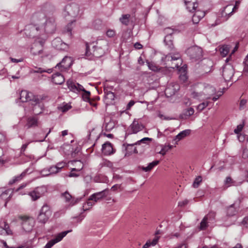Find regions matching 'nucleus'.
Segmentation results:
<instances>
[{"mask_svg": "<svg viewBox=\"0 0 248 248\" xmlns=\"http://www.w3.org/2000/svg\"><path fill=\"white\" fill-rule=\"evenodd\" d=\"M115 126V122L112 120H109L108 122L107 120H105V124H104V128L107 131H110L112 130Z\"/></svg>", "mask_w": 248, "mask_h": 248, "instance_id": "nucleus-29", "label": "nucleus"}, {"mask_svg": "<svg viewBox=\"0 0 248 248\" xmlns=\"http://www.w3.org/2000/svg\"><path fill=\"white\" fill-rule=\"evenodd\" d=\"M96 129L95 128H93L91 132H90L89 134L88 135V139L91 140L94 138H98V136L96 132Z\"/></svg>", "mask_w": 248, "mask_h": 248, "instance_id": "nucleus-46", "label": "nucleus"}, {"mask_svg": "<svg viewBox=\"0 0 248 248\" xmlns=\"http://www.w3.org/2000/svg\"><path fill=\"white\" fill-rule=\"evenodd\" d=\"M162 60L165 62L167 61L180 60L181 64L182 62L180 54L178 53L174 54L173 55L171 54L166 55L164 57H162Z\"/></svg>", "mask_w": 248, "mask_h": 248, "instance_id": "nucleus-24", "label": "nucleus"}, {"mask_svg": "<svg viewBox=\"0 0 248 248\" xmlns=\"http://www.w3.org/2000/svg\"><path fill=\"white\" fill-rule=\"evenodd\" d=\"M186 53L191 60L196 61L200 60L202 57V50L198 46H193L188 48Z\"/></svg>", "mask_w": 248, "mask_h": 248, "instance_id": "nucleus-6", "label": "nucleus"}, {"mask_svg": "<svg viewBox=\"0 0 248 248\" xmlns=\"http://www.w3.org/2000/svg\"><path fill=\"white\" fill-rule=\"evenodd\" d=\"M52 45L53 47L60 50L66 51L69 48L68 45L63 42L60 38L54 39L52 42Z\"/></svg>", "mask_w": 248, "mask_h": 248, "instance_id": "nucleus-13", "label": "nucleus"}, {"mask_svg": "<svg viewBox=\"0 0 248 248\" xmlns=\"http://www.w3.org/2000/svg\"><path fill=\"white\" fill-rule=\"evenodd\" d=\"M99 166L100 168L104 167H106L109 168H112L113 165V163L107 159H104L103 160L102 162L100 163Z\"/></svg>", "mask_w": 248, "mask_h": 248, "instance_id": "nucleus-38", "label": "nucleus"}, {"mask_svg": "<svg viewBox=\"0 0 248 248\" xmlns=\"http://www.w3.org/2000/svg\"><path fill=\"white\" fill-rule=\"evenodd\" d=\"M95 202L92 200H89L88 199V201L83 205V209L84 211L90 209L93 205L95 204Z\"/></svg>", "mask_w": 248, "mask_h": 248, "instance_id": "nucleus-43", "label": "nucleus"}, {"mask_svg": "<svg viewBox=\"0 0 248 248\" xmlns=\"http://www.w3.org/2000/svg\"><path fill=\"white\" fill-rule=\"evenodd\" d=\"M216 216V214L214 212H210L209 213L208 215L205 216V217H207V219L210 221H212L215 219Z\"/></svg>", "mask_w": 248, "mask_h": 248, "instance_id": "nucleus-52", "label": "nucleus"}, {"mask_svg": "<svg viewBox=\"0 0 248 248\" xmlns=\"http://www.w3.org/2000/svg\"><path fill=\"white\" fill-rule=\"evenodd\" d=\"M20 99L22 102H30L33 106L32 110L35 114L38 115L40 111L36 110L37 107L41 108V104L39 103V99L37 96H35L32 93L26 90H23L20 94Z\"/></svg>", "mask_w": 248, "mask_h": 248, "instance_id": "nucleus-2", "label": "nucleus"}, {"mask_svg": "<svg viewBox=\"0 0 248 248\" xmlns=\"http://www.w3.org/2000/svg\"><path fill=\"white\" fill-rule=\"evenodd\" d=\"M108 41L105 39L97 40L95 42L86 44L87 55L92 54L95 57H100L108 48Z\"/></svg>", "mask_w": 248, "mask_h": 248, "instance_id": "nucleus-1", "label": "nucleus"}, {"mask_svg": "<svg viewBox=\"0 0 248 248\" xmlns=\"http://www.w3.org/2000/svg\"><path fill=\"white\" fill-rule=\"evenodd\" d=\"M230 49L229 45H224L222 46L220 48V51L221 54L223 57L226 56L229 53Z\"/></svg>", "mask_w": 248, "mask_h": 248, "instance_id": "nucleus-39", "label": "nucleus"}, {"mask_svg": "<svg viewBox=\"0 0 248 248\" xmlns=\"http://www.w3.org/2000/svg\"><path fill=\"white\" fill-rule=\"evenodd\" d=\"M83 92V93L82 94V98L86 102H89L90 101V92L89 91H86L84 89L83 91H82Z\"/></svg>", "mask_w": 248, "mask_h": 248, "instance_id": "nucleus-47", "label": "nucleus"}, {"mask_svg": "<svg viewBox=\"0 0 248 248\" xmlns=\"http://www.w3.org/2000/svg\"><path fill=\"white\" fill-rule=\"evenodd\" d=\"M179 89V86L177 84H170L166 88L165 93L167 96H171L174 94Z\"/></svg>", "mask_w": 248, "mask_h": 248, "instance_id": "nucleus-16", "label": "nucleus"}, {"mask_svg": "<svg viewBox=\"0 0 248 248\" xmlns=\"http://www.w3.org/2000/svg\"><path fill=\"white\" fill-rule=\"evenodd\" d=\"M105 97L110 100H113L115 95L113 93L110 91H105Z\"/></svg>", "mask_w": 248, "mask_h": 248, "instance_id": "nucleus-49", "label": "nucleus"}, {"mask_svg": "<svg viewBox=\"0 0 248 248\" xmlns=\"http://www.w3.org/2000/svg\"><path fill=\"white\" fill-rule=\"evenodd\" d=\"M173 146L171 145H168L166 146H164L161 150V151L159 152V154L164 155L166 153L169 151L171 149L173 148Z\"/></svg>", "mask_w": 248, "mask_h": 248, "instance_id": "nucleus-45", "label": "nucleus"}, {"mask_svg": "<svg viewBox=\"0 0 248 248\" xmlns=\"http://www.w3.org/2000/svg\"><path fill=\"white\" fill-rule=\"evenodd\" d=\"M55 244V243L52 240H50L46 244L44 248H51Z\"/></svg>", "mask_w": 248, "mask_h": 248, "instance_id": "nucleus-59", "label": "nucleus"}, {"mask_svg": "<svg viewBox=\"0 0 248 248\" xmlns=\"http://www.w3.org/2000/svg\"><path fill=\"white\" fill-rule=\"evenodd\" d=\"M243 125L240 124L237 125V127L234 130V132L235 134H238L243 129Z\"/></svg>", "mask_w": 248, "mask_h": 248, "instance_id": "nucleus-57", "label": "nucleus"}, {"mask_svg": "<svg viewBox=\"0 0 248 248\" xmlns=\"http://www.w3.org/2000/svg\"><path fill=\"white\" fill-rule=\"evenodd\" d=\"M40 213L43 214L44 215H47L49 216L51 215V212L49 209V207L46 205L44 204L40 212Z\"/></svg>", "mask_w": 248, "mask_h": 248, "instance_id": "nucleus-40", "label": "nucleus"}, {"mask_svg": "<svg viewBox=\"0 0 248 248\" xmlns=\"http://www.w3.org/2000/svg\"><path fill=\"white\" fill-rule=\"evenodd\" d=\"M232 5L229 4L224 7L218 14L215 25L227 21L233 13Z\"/></svg>", "mask_w": 248, "mask_h": 248, "instance_id": "nucleus-4", "label": "nucleus"}, {"mask_svg": "<svg viewBox=\"0 0 248 248\" xmlns=\"http://www.w3.org/2000/svg\"><path fill=\"white\" fill-rule=\"evenodd\" d=\"M194 12L195 13L192 16V20L194 24H197L205 16V13L204 11L199 10H196Z\"/></svg>", "mask_w": 248, "mask_h": 248, "instance_id": "nucleus-20", "label": "nucleus"}, {"mask_svg": "<svg viewBox=\"0 0 248 248\" xmlns=\"http://www.w3.org/2000/svg\"><path fill=\"white\" fill-rule=\"evenodd\" d=\"M106 34L108 37H112L115 35V31L113 30L109 29L107 31Z\"/></svg>", "mask_w": 248, "mask_h": 248, "instance_id": "nucleus-58", "label": "nucleus"}, {"mask_svg": "<svg viewBox=\"0 0 248 248\" xmlns=\"http://www.w3.org/2000/svg\"><path fill=\"white\" fill-rule=\"evenodd\" d=\"M47 191V188L45 186L35 187L28 193L32 201H35L45 195Z\"/></svg>", "mask_w": 248, "mask_h": 248, "instance_id": "nucleus-7", "label": "nucleus"}, {"mask_svg": "<svg viewBox=\"0 0 248 248\" xmlns=\"http://www.w3.org/2000/svg\"><path fill=\"white\" fill-rule=\"evenodd\" d=\"M50 131H51V130H49V131L46 135V136L43 137V139H42L41 140H33V141H35V142H42V141H44L45 139L47 137L48 135L50 133ZM33 142V141H30L28 142V143H26L22 145V147L21 148V151H20V153H21V155H23L24 154V152L26 150V149L27 148V147H28V145L29 144V143H31V142Z\"/></svg>", "mask_w": 248, "mask_h": 248, "instance_id": "nucleus-30", "label": "nucleus"}, {"mask_svg": "<svg viewBox=\"0 0 248 248\" xmlns=\"http://www.w3.org/2000/svg\"><path fill=\"white\" fill-rule=\"evenodd\" d=\"M72 232V230L64 231L54 235V238L51 239L55 244L61 241L62 239L69 233Z\"/></svg>", "mask_w": 248, "mask_h": 248, "instance_id": "nucleus-25", "label": "nucleus"}, {"mask_svg": "<svg viewBox=\"0 0 248 248\" xmlns=\"http://www.w3.org/2000/svg\"><path fill=\"white\" fill-rule=\"evenodd\" d=\"M130 16L129 14L123 15L119 18V20L122 24L128 26L129 24Z\"/></svg>", "mask_w": 248, "mask_h": 248, "instance_id": "nucleus-34", "label": "nucleus"}, {"mask_svg": "<svg viewBox=\"0 0 248 248\" xmlns=\"http://www.w3.org/2000/svg\"><path fill=\"white\" fill-rule=\"evenodd\" d=\"M180 79L183 81L184 82L186 81L187 79V76L186 75V73H184L183 74H181L179 76Z\"/></svg>", "mask_w": 248, "mask_h": 248, "instance_id": "nucleus-61", "label": "nucleus"}, {"mask_svg": "<svg viewBox=\"0 0 248 248\" xmlns=\"http://www.w3.org/2000/svg\"><path fill=\"white\" fill-rule=\"evenodd\" d=\"M72 63L73 60L71 57L65 56L62 61L56 65L55 68L59 69L61 71H64L70 68Z\"/></svg>", "mask_w": 248, "mask_h": 248, "instance_id": "nucleus-11", "label": "nucleus"}, {"mask_svg": "<svg viewBox=\"0 0 248 248\" xmlns=\"http://www.w3.org/2000/svg\"><path fill=\"white\" fill-rule=\"evenodd\" d=\"M65 162L62 161L58 163L55 166L56 168L58 169L59 171H60L62 170V169L65 166Z\"/></svg>", "mask_w": 248, "mask_h": 248, "instance_id": "nucleus-54", "label": "nucleus"}, {"mask_svg": "<svg viewBox=\"0 0 248 248\" xmlns=\"http://www.w3.org/2000/svg\"><path fill=\"white\" fill-rule=\"evenodd\" d=\"M26 172L25 171L23 172L20 175L15 176L13 179L10 180L9 182L10 184H13L17 182L20 181L26 175Z\"/></svg>", "mask_w": 248, "mask_h": 248, "instance_id": "nucleus-37", "label": "nucleus"}, {"mask_svg": "<svg viewBox=\"0 0 248 248\" xmlns=\"http://www.w3.org/2000/svg\"><path fill=\"white\" fill-rule=\"evenodd\" d=\"M79 6L77 4L71 3L67 5L63 12V15L65 18L70 16L71 17H75L79 13Z\"/></svg>", "mask_w": 248, "mask_h": 248, "instance_id": "nucleus-5", "label": "nucleus"}, {"mask_svg": "<svg viewBox=\"0 0 248 248\" xmlns=\"http://www.w3.org/2000/svg\"><path fill=\"white\" fill-rule=\"evenodd\" d=\"M239 209V206H235V204L233 203L227 208V216L228 217H232L235 215Z\"/></svg>", "mask_w": 248, "mask_h": 248, "instance_id": "nucleus-27", "label": "nucleus"}, {"mask_svg": "<svg viewBox=\"0 0 248 248\" xmlns=\"http://www.w3.org/2000/svg\"><path fill=\"white\" fill-rule=\"evenodd\" d=\"M71 164L75 166V168H72L71 170L72 171H80L83 168V164L80 160H73L71 162Z\"/></svg>", "mask_w": 248, "mask_h": 248, "instance_id": "nucleus-28", "label": "nucleus"}, {"mask_svg": "<svg viewBox=\"0 0 248 248\" xmlns=\"http://www.w3.org/2000/svg\"><path fill=\"white\" fill-rule=\"evenodd\" d=\"M102 150L103 153L106 155L113 154L115 152L112 144L109 142H107L102 145Z\"/></svg>", "mask_w": 248, "mask_h": 248, "instance_id": "nucleus-19", "label": "nucleus"}, {"mask_svg": "<svg viewBox=\"0 0 248 248\" xmlns=\"http://www.w3.org/2000/svg\"><path fill=\"white\" fill-rule=\"evenodd\" d=\"M48 171L49 172L50 174L52 173H56L59 172L56 166L50 167L49 170H48Z\"/></svg>", "mask_w": 248, "mask_h": 248, "instance_id": "nucleus-55", "label": "nucleus"}, {"mask_svg": "<svg viewBox=\"0 0 248 248\" xmlns=\"http://www.w3.org/2000/svg\"><path fill=\"white\" fill-rule=\"evenodd\" d=\"M106 191L107 190L105 189L100 192H96L91 195L89 197V200H92L95 202H97L107 196Z\"/></svg>", "mask_w": 248, "mask_h": 248, "instance_id": "nucleus-18", "label": "nucleus"}, {"mask_svg": "<svg viewBox=\"0 0 248 248\" xmlns=\"http://www.w3.org/2000/svg\"><path fill=\"white\" fill-rule=\"evenodd\" d=\"M50 216L47 215H44L43 214L39 213L38 219L40 222L45 223L48 219Z\"/></svg>", "mask_w": 248, "mask_h": 248, "instance_id": "nucleus-41", "label": "nucleus"}, {"mask_svg": "<svg viewBox=\"0 0 248 248\" xmlns=\"http://www.w3.org/2000/svg\"><path fill=\"white\" fill-rule=\"evenodd\" d=\"M188 202V201L187 200H185L183 201L179 202H178V206L182 207L186 205Z\"/></svg>", "mask_w": 248, "mask_h": 248, "instance_id": "nucleus-62", "label": "nucleus"}, {"mask_svg": "<svg viewBox=\"0 0 248 248\" xmlns=\"http://www.w3.org/2000/svg\"><path fill=\"white\" fill-rule=\"evenodd\" d=\"M202 181V178L201 176H199L197 177L193 183V186L195 188H197L199 186Z\"/></svg>", "mask_w": 248, "mask_h": 248, "instance_id": "nucleus-50", "label": "nucleus"}, {"mask_svg": "<svg viewBox=\"0 0 248 248\" xmlns=\"http://www.w3.org/2000/svg\"><path fill=\"white\" fill-rule=\"evenodd\" d=\"M143 128V125L140 124L138 120L134 119L128 129V134H136L142 130Z\"/></svg>", "mask_w": 248, "mask_h": 248, "instance_id": "nucleus-14", "label": "nucleus"}, {"mask_svg": "<svg viewBox=\"0 0 248 248\" xmlns=\"http://www.w3.org/2000/svg\"><path fill=\"white\" fill-rule=\"evenodd\" d=\"M244 64V69L243 72L244 74L247 76H248V64L243 63Z\"/></svg>", "mask_w": 248, "mask_h": 248, "instance_id": "nucleus-60", "label": "nucleus"}, {"mask_svg": "<svg viewBox=\"0 0 248 248\" xmlns=\"http://www.w3.org/2000/svg\"><path fill=\"white\" fill-rule=\"evenodd\" d=\"M22 227L23 229L27 232L31 231L34 226L35 221L33 217H22Z\"/></svg>", "mask_w": 248, "mask_h": 248, "instance_id": "nucleus-10", "label": "nucleus"}, {"mask_svg": "<svg viewBox=\"0 0 248 248\" xmlns=\"http://www.w3.org/2000/svg\"><path fill=\"white\" fill-rule=\"evenodd\" d=\"M194 113V109L192 108L186 109L181 114V116L182 119H186L189 116L192 115Z\"/></svg>", "mask_w": 248, "mask_h": 248, "instance_id": "nucleus-31", "label": "nucleus"}, {"mask_svg": "<svg viewBox=\"0 0 248 248\" xmlns=\"http://www.w3.org/2000/svg\"><path fill=\"white\" fill-rule=\"evenodd\" d=\"M149 69L153 71H157L159 68L153 62H150L148 61L146 62Z\"/></svg>", "mask_w": 248, "mask_h": 248, "instance_id": "nucleus-44", "label": "nucleus"}, {"mask_svg": "<svg viewBox=\"0 0 248 248\" xmlns=\"http://www.w3.org/2000/svg\"><path fill=\"white\" fill-rule=\"evenodd\" d=\"M71 108V105H69L68 104H66L61 107V109L62 112H64L68 111Z\"/></svg>", "mask_w": 248, "mask_h": 248, "instance_id": "nucleus-56", "label": "nucleus"}, {"mask_svg": "<svg viewBox=\"0 0 248 248\" xmlns=\"http://www.w3.org/2000/svg\"><path fill=\"white\" fill-rule=\"evenodd\" d=\"M159 163V160H155L151 163H150L147 167H142V170L145 171H149L153 169L155 166L157 165Z\"/></svg>", "mask_w": 248, "mask_h": 248, "instance_id": "nucleus-33", "label": "nucleus"}, {"mask_svg": "<svg viewBox=\"0 0 248 248\" xmlns=\"http://www.w3.org/2000/svg\"><path fill=\"white\" fill-rule=\"evenodd\" d=\"M224 184L227 187H228L231 186H235V182L231 177L228 176L226 178Z\"/></svg>", "mask_w": 248, "mask_h": 248, "instance_id": "nucleus-42", "label": "nucleus"}, {"mask_svg": "<svg viewBox=\"0 0 248 248\" xmlns=\"http://www.w3.org/2000/svg\"><path fill=\"white\" fill-rule=\"evenodd\" d=\"M208 221L209 220L207 219V217H204L200 223L199 229L200 230H204L206 229L208 226Z\"/></svg>", "mask_w": 248, "mask_h": 248, "instance_id": "nucleus-36", "label": "nucleus"}, {"mask_svg": "<svg viewBox=\"0 0 248 248\" xmlns=\"http://www.w3.org/2000/svg\"><path fill=\"white\" fill-rule=\"evenodd\" d=\"M45 40L41 39H38L32 44L31 48V52L33 55H40L43 53V46Z\"/></svg>", "mask_w": 248, "mask_h": 248, "instance_id": "nucleus-9", "label": "nucleus"}, {"mask_svg": "<svg viewBox=\"0 0 248 248\" xmlns=\"http://www.w3.org/2000/svg\"><path fill=\"white\" fill-rule=\"evenodd\" d=\"M208 104H209L208 102H202V103L200 104L197 107V110L199 112L202 111L203 109H204L206 107L208 106Z\"/></svg>", "mask_w": 248, "mask_h": 248, "instance_id": "nucleus-48", "label": "nucleus"}, {"mask_svg": "<svg viewBox=\"0 0 248 248\" xmlns=\"http://www.w3.org/2000/svg\"><path fill=\"white\" fill-rule=\"evenodd\" d=\"M38 121L37 118L35 117H30L27 121V125L29 128L33 127L38 125Z\"/></svg>", "mask_w": 248, "mask_h": 248, "instance_id": "nucleus-32", "label": "nucleus"}, {"mask_svg": "<svg viewBox=\"0 0 248 248\" xmlns=\"http://www.w3.org/2000/svg\"><path fill=\"white\" fill-rule=\"evenodd\" d=\"M2 243L5 248H23V246H19L17 247H9L7 245L6 242L4 241H3Z\"/></svg>", "mask_w": 248, "mask_h": 248, "instance_id": "nucleus-64", "label": "nucleus"}, {"mask_svg": "<svg viewBox=\"0 0 248 248\" xmlns=\"http://www.w3.org/2000/svg\"><path fill=\"white\" fill-rule=\"evenodd\" d=\"M34 19H39V20H45L44 30L48 33H52L54 32L56 29L54 19L52 18L46 20V16L43 12H38L35 14L33 16Z\"/></svg>", "mask_w": 248, "mask_h": 248, "instance_id": "nucleus-3", "label": "nucleus"}, {"mask_svg": "<svg viewBox=\"0 0 248 248\" xmlns=\"http://www.w3.org/2000/svg\"><path fill=\"white\" fill-rule=\"evenodd\" d=\"M234 74V69L231 64H226L223 68L222 76L225 81H229Z\"/></svg>", "mask_w": 248, "mask_h": 248, "instance_id": "nucleus-12", "label": "nucleus"}, {"mask_svg": "<svg viewBox=\"0 0 248 248\" xmlns=\"http://www.w3.org/2000/svg\"><path fill=\"white\" fill-rule=\"evenodd\" d=\"M35 73H42L45 72V69L41 67H36L34 70Z\"/></svg>", "mask_w": 248, "mask_h": 248, "instance_id": "nucleus-63", "label": "nucleus"}, {"mask_svg": "<svg viewBox=\"0 0 248 248\" xmlns=\"http://www.w3.org/2000/svg\"><path fill=\"white\" fill-rule=\"evenodd\" d=\"M66 84L68 89L73 92L78 93L84 90V87L82 85L72 80H68Z\"/></svg>", "mask_w": 248, "mask_h": 248, "instance_id": "nucleus-15", "label": "nucleus"}, {"mask_svg": "<svg viewBox=\"0 0 248 248\" xmlns=\"http://www.w3.org/2000/svg\"><path fill=\"white\" fill-rule=\"evenodd\" d=\"M52 80L55 84L61 85L64 82L65 79L60 72H56L52 75Z\"/></svg>", "mask_w": 248, "mask_h": 248, "instance_id": "nucleus-22", "label": "nucleus"}, {"mask_svg": "<svg viewBox=\"0 0 248 248\" xmlns=\"http://www.w3.org/2000/svg\"><path fill=\"white\" fill-rule=\"evenodd\" d=\"M62 196L64 198L66 202H69L72 199V196L67 191L62 193Z\"/></svg>", "mask_w": 248, "mask_h": 248, "instance_id": "nucleus-51", "label": "nucleus"}, {"mask_svg": "<svg viewBox=\"0 0 248 248\" xmlns=\"http://www.w3.org/2000/svg\"><path fill=\"white\" fill-rule=\"evenodd\" d=\"M186 9L189 12L193 13L196 10L198 7V3L196 2H189L185 4Z\"/></svg>", "mask_w": 248, "mask_h": 248, "instance_id": "nucleus-35", "label": "nucleus"}, {"mask_svg": "<svg viewBox=\"0 0 248 248\" xmlns=\"http://www.w3.org/2000/svg\"><path fill=\"white\" fill-rule=\"evenodd\" d=\"M247 100L244 99H242L240 100L239 108L240 109H244L246 107Z\"/></svg>", "mask_w": 248, "mask_h": 248, "instance_id": "nucleus-53", "label": "nucleus"}, {"mask_svg": "<svg viewBox=\"0 0 248 248\" xmlns=\"http://www.w3.org/2000/svg\"><path fill=\"white\" fill-rule=\"evenodd\" d=\"M190 132L191 130L190 129H186L183 130L175 137L173 141H174L175 144H176L178 143L179 141L188 136L190 134Z\"/></svg>", "mask_w": 248, "mask_h": 248, "instance_id": "nucleus-23", "label": "nucleus"}, {"mask_svg": "<svg viewBox=\"0 0 248 248\" xmlns=\"http://www.w3.org/2000/svg\"><path fill=\"white\" fill-rule=\"evenodd\" d=\"M12 234V232L9 229V225L5 221L1 222L0 224V234L5 235Z\"/></svg>", "mask_w": 248, "mask_h": 248, "instance_id": "nucleus-21", "label": "nucleus"}, {"mask_svg": "<svg viewBox=\"0 0 248 248\" xmlns=\"http://www.w3.org/2000/svg\"><path fill=\"white\" fill-rule=\"evenodd\" d=\"M13 190L12 189H8L5 191L3 192L0 195V197L2 199L5 200L4 206H6L9 200L12 197V195L13 193Z\"/></svg>", "mask_w": 248, "mask_h": 248, "instance_id": "nucleus-26", "label": "nucleus"}, {"mask_svg": "<svg viewBox=\"0 0 248 248\" xmlns=\"http://www.w3.org/2000/svg\"><path fill=\"white\" fill-rule=\"evenodd\" d=\"M210 91H211V93H213L216 92V90L214 87H209L206 88L204 89V92L203 93L193 92L192 93V96L194 98L199 100L209 99L210 98L209 96L210 95L209 94V93H210Z\"/></svg>", "mask_w": 248, "mask_h": 248, "instance_id": "nucleus-8", "label": "nucleus"}, {"mask_svg": "<svg viewBox=\"0 0 248 248\" xmlns=\"http://www.w3.org/2000/svg\"><path fill=\"white\" fill-rule=\"evenodd\" d=\"M166 32L168 33L167 34L164 38V43H165L166 46H168V47L170 48H171L173 46L172 44V34L173 33V31L170 28H167L165 29Z\"/></svg>", "mask_w": 248, "mask_h": 248, "instance_id": "nucleus-17", "label": "nucleus"}]
</instances>
